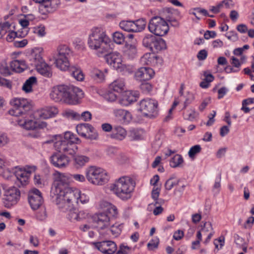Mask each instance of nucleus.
<instances>
[{
    "label": "nucleus",
    "mask_w": 254,
    "mask_h": 254,
    "mask_svg": "<svg viewBox=\"0 0 254 254\" xmlns=\"http://www.w3.org/2000/svg\"><path fill=\"white\" fill-rule=\"evenodd\" d=\"M54 185L55 190H52L51 196L55 199L56 204L60 208H70L74 203H78V201L85 203L87 199H82V195L78 189L69 187V178L64 174L58 171L54 174Z\"/></svg>",
    "instance_id": "f257e3e1"
},
{
    "label": "nucleus",
    "mask_w": 254,
    "mask_h": 254,
    "mask_svg": "<svg viewBox=\"0 0 254 254\" xmlns=\"http://www.w3.org/2000/svg\"><path fill=\"white\" fill-rule=\"evenodd\" d=\"M71 51L66 45L59 46L57 52L54 54V63L56 66L62 70L69 69L70 74L77 81H82L84 76L79 67L72 66L69 67L68 58Z\"/></svg>",
    "instance_id": "f03ea898"
},
{
    "label": "nucleus",
    "mask_w": 254,
    "mask_h": 254,
    "mask_svg": "<svg viewBox=\"0 0 254 254\" xmlns=\"http://www.w3.org/2000/svg\"><path fill=\"white\" fill-rule=\"evenodd\" d=\"M113 44L105 31L101 27H93L89 35L88 45L89 47L98 51L100 54L109 52Z\"/></svg>",
    "instance_id": "7ed1b4c3"
},
{
    "label": "nucleus",
    "mask_w": 254,
    "mask_h": 254,
    "mask_svg": "<svg viewBox=\"0 0 254 254\" xmlns=\"http://www.w3.org/2000/svg\"><path fill=\"white\" fill-rule=\"evenodd\" d=\"M135 187V183L128 177H123L118 179L110 187V190L122 200H126L131 197Z\"/></svg>",
    "instance_id": "20e7f679"
},
{
    "label": "nucleus",
    "mask_w": 254,
    "mask_h": 254,
    "mask_svg": "<svg viewBox=\"0 0 254 254\" xmlns=\"http://www.w3.org/2000/svg\"><path fill=\"white\" fill-rule=\"evenodd\" d=\"M79 141V139L73 133L66 131L64 133L63 139L54 143V147L59 152L73 156L77 150L76 144Z\"/></svg>",
    "instance_id": "39448f33"
},
{
    "label": "nucleus",
    "mask_w": 254,
    "mask_h": 254,
    "mask_svg": "<svg viewBox=\"0 0 254 254\" xmlns=\"http://www.w3.org/2000/svg\"><path fill=\"white\" fill-rule=\"evenodd\" d=\"M86 177L90 183L96 185H102L108 180L105 170L93 166L86 169Z\"/></svg>",
    "instance_id": "423d86ee"
},
{
    "label": "nucleus",
    "mask_w": 254,
    "mask_h": 254,
    "mask_svg": "<svg viewBox=\"0 0 254 254\" xmlns=\"http://www.w3.org/2000/svg\"><path fill=\"white\" fill-rule=\"evenodd\" d=\"M158 102L154 99H143L140 101L138 110L144 117L154 119L158 114Z\"/></svg>",
    "instance_id": "0eeeda50"
},
{
    "label": "nucleus",
    "mask_w": 254,
    "mask_h": 254,
    "mask_svg": "<svg viewBox=\"0 0 254 254\" xmlns=\"http://www.w3.org/2000/svg\"><path fill=\"white\" fill-rule=\"evenodd\" d=\"M149 30L156 36H163L169 30V25L163 18L156 16L153 17L148 24Z\"/></svg>",
    "instance_id": "6e6552de"
},
{
    "label": "nucleus",
    "mask_w": 254,
    "mask_h": 254,
    "mask_svg": "<svg viewBox=\"0 0 254 254\" xmlns=\"http://www.w3.org/2000/svg\"><path fill=\"white\" fill-rule=\"evenodd\" d=\"M10 103L13 108L9 111V113L13 116L18 117L25 114L31 108L28 101L24 98H14Z\"/></svg>",
    "instance_id": "1a4fd4ad"
},
{
    "label": "nucleus",
    "mask_w": 254,
    "mask_h": 254,
    "mask_svg": "<svg viewBox=\"0 0 254 254\" xmlns=\"http://www.w3.org/2000/svg\"><path fill=\"white\" fill-rule=\"evenodd\" d=\"M4 191V203L6 207H10L12 205L17 203L20 196L19 190L15 187L3 188Z\"/></svg>",
    "instance_id": "9d476101"
},
{
    "label": "nucleus",
    "mask_w": 254,
    "mask_h": 254,
    "mask_svg": "<svg viewBox=\"0 0 254 254\" xmlns=\"http://www.w3.org/2000/svg\"><path fill=\"white\" fill-rule=\"evenodd\" d=\"M105 59L108 64L112 66L118 71L123 72L127 69L125 64H122V56L118 52H107Z\"/></svg>",
    "instance_id": "9b49d317"
},
{
    "label": "nucleus",
    "mask_w": 254,
    "mask_h": 254,
    "mask_svg": "<svg viewBox=\"0 0 254 254\" xmlns=\"http://www.w3.org/2000/svg\"><path fill=\"white\" fill-rule=\"evenodd\" d=\"M83 96L84 93L81 89L72 85H69L67 90L65 103L70 105L76 104Z\"/></svg>",
    "instance_id": "f8f14e48"
},
{
    "label": "nucleus",
    "mask_w": 254,
    "mask_h": 254,
    "mask_svg": "<svg viewBox=\"0 0 254 254\" xmlns=\"http://www.w3.org/2000/svg\"><path fill=\"white\" fill-rule=\"evenodd\" d=\"M76 131L79 135L90 140L98 139V134L94 127L89 124H80L76 126Z\"/></svg>",
    "instance_id": "ddd939ff"
},
{
    "label": "nucleus",
    "mask_w": 254,
    "mask_h": 254,
    "mask_svg": "<svg viewBox=\"0 0 254 254\" xmlns=\"http://www.w3.org/2000/svg\"><path fill=\"white\" fill-rule=\"evenodd\" d=\"M28 202L33 210H36L42 206L44 199L40 191L36 189H31L28 193Z\"/></svg>",
    "instance_id": "4468645a"
},
{
    "label": "nucleus",
    "mask_w": 254,
    "mask_h": 254,
    "mask_svg": "<svg viewBox=\"0 0 254 254\" xmlns=\"http://www.w3.org/2000/svg\"><path fill=\"white\" fill-rule=\"evenodd\" d=\"M68 85H60L54 86L50 93V97L55 102L63 101L65 103Z\"/></svg>",
    "instance_id": "2eb2a0df"
},
{
    "label": "nucleus",
    "mask_w": 254,
    "mask_h": 254,
    "mask_svg": "<svg viewBox=\"0 0 254 254\" xmlns=\"http://www.w3.org/2000/svg\"><path fill=\"white\" fill-rule=\"evenodd\" d=\"M69 158L64 154L54 153L50 157L51 163L56 167L63 169L66 168L69 164Z\"/></svg>",
    "instance_id": "dca6fc26"
},
{
    "label": "nucleus",
    "mask_w": 254,
    "mask_h": 254,
    "mask_svg": "<svg viewBox=\"0 0 254 254\" xmlns=\"http://www.w3.org/2000/svg\"><path fill=\"white\" fill-rule=\"evenodd\" d=\"M60 0H46L44 3L39 5V12L43 15L55 11L60 4Z\"/></svg>",
    "instance_id": "f3484780"
},
{
    "label": "nucleus",
    "mask_w": 254,
    "mask_h": 254,
    "mask_svg": "<svg viewBox=\"0 0 254 254\" xmlns=\"http://www.w3.org/2000/svg\"><path fill=\"white\" fill-rule=\"evenodd\" d=\"M93 244L98 250L104 254H113L117 251L116 244L113 241L94 242Z\"/></svg>",
    "instance_id": "a211bd4d"
},
{
    "label": "nucleus",
    "mask_w": 254,
    "mask_h": 254,
    "mask_svg": "<svg viewBox=\"0 0 254 254\" xmlns=\"http://www.w3.org/2000/svg\"><path fill=\"white\" fill-rule=\"evenodd\" d=\"M154 71L151 68L141 67L134 74V77L137 80L145 81L150 80L154 76Z\"/></svg>",
    "instance_id": "6ab92c4d"
},
{
    "label": "nucleus",
    "mask_w": 254,
    "mask_h": 254,
    "mask_svg": "<svg viewBox=\"0 0 254 254\" xmlns=\"http://www.w3.org/2000/svg\"><path fill=\"white\" fill-rule=\"evenodd\" d=\"M16 178L15 184L18 186H24L27 184L28 182V173L25 171V169L16 168L14 173Z\"/></svg>",
    "instance_id": "aec40b11"
},
{
    "label": "nucleus",
    "mask_w": 254,
    "mask_h": 254,
    "mask_svg": "<svg viewBox=\"0 0 254 254\" xmlns=\"http://www.w3.org/2000/svg\"><path fill=\"white\" fill-rule=\"evenodd\" d=\"M138 94L135 91H126L119 100V103L122 106H128L136 102L138 98Z\"/></svg>",
    "instance_id": "412c9836"
},
{
    "label": "nucleus",
    "mask_w": 254,
    "mask_h": 254,
    "mask_svg": "<svg viewBox=\"0 0 254 254\" xmlns=\"http://www.w3.org/2000/svg\"><path fill=\"white\" fill-rule=\"evenodd\" d=\"M123 52L124 55L129 58H134L136 56L137 52L136 42L132 41L130 43H129V42H126L123 49Z\"/></svg>",
    "instance_id": "4be33fe9"
},
{
    "label": "nucleus",
    "mask_w": 254,
    "mask_h": 254,
    "mask_svg": "<svg viewBox=\"0 0 254 254\" xmlns=\"http://www.w3.org/2000/svg\"><path fill=\"white\" fill-rule=\"evenodd\" d=\"M94 221L98 224L101 229H103L110 225V219L104 212L98 214L94 218Z\"/></svg>",
    "instance_id": "5701e85b"
},
{
    "label": "nucleus",
    "mask_w": 254,
    "mask_h": 254,
    "mask_svg": "<svg viewBox=\"0 0 254 254\" xmlns=\"http://www.w3.org/2000/svg\"><path fill=\"white\" fill-rule=\"evenodd\" d=\"M58 113L56 107H47L38 113V115L42 119H46L55 116Z\"/></svg>",
    "instance_id": "b1692460"
},
{
    "label": "nucleus",
    "mask_w": 254,
    "mask_h": 254,
    "mask_svg": "<svg viewBox=\"0 0 254 254\" xmlns=\"http://www.w3.org/2000/svg\"><path fill=\"white\" fill-rule=\"evenodd\" d=\"M111 138L116 140H122L127 136V131L125 128L121 126L115 127L110 135Z\"/></svg>",
    "instance_id": "393cba45"
},
{
    "label": "nucleus",
    "mask_w": 254,
    "mask_h": 254,
    "mask_svg": "<svg viewBox=\"0 0 254 254\" xmlns=\"http://www.w3.org/2000/svg\"><path fill=\"white\" fill-rule=\"evenodd\" d=\"M114 114L117 119L120 122H128L131 119L130 113L123 109H115Z\"/></svg>",
    "instance_id": "a878e982"
},
{
    "label": "nucleus",
    "mask_w": 254,
    "mask_h": 254,
    "mask_svg": "<svg viewBox=\"0 0 254 254\" xmlns=\"http://www.w3.org/2000/svg\"><path fill=\"white\" fill-rule=\"evenodd\" d=\"M29 64L35 68L45 61L40 52H32L29 56Z\"/></svg>",
    "instance_id": "bb28decb"
},
{
    "label": "nucleus",
    "mask_w": 254,
    "mask_h": 254,
    "mask_svg": "<svg viewBox=\"0 0 254 254\" xmlns=\"http://www.w3.org/2000/svg\"><path fill=\"white\" fill-rule=\"evenodd\" d=\"M36 69L41 75L46 77H51L52 76L51 67L45 61L38 65Z\"/></svg>",
    "instance_id": "cd10ccee"
},
{
    "label": "nucleus",
    "mask_w": 254,
    "mask_h": 254,
    "mask_svg": "<svg viewBox=\"0 0 254 254\" xmlns=\"http://www.w3.org/2000/svg\"><path fill=\"white\" fill-rule=\"evenodd\" d=\"M125 81L122 79L115 80L109 86V89L117 93H121L124 90Z\"/></svg>",
    "instance_id": "c85d7f7f"
},
{
    "label": "nucleus",
    "mask_w": 254,
    "mask_h": 254,
    "mask_svg": "<svg viewBox=\"0 0 254 254\" xmlns=\"http://www.w3.org/2000/svg\"><path fill=\"white\" fill-rule=\"evenodd\" d=\"M166 47L165 40L160 37H157L150 51L154 53L158 52L166 49Z\"/></svg>",
    "instance_id": "c756f323"
},
{
    "label": "nucleus",
    "mask_w": 254,
    "mask_h": 254,
    "mask_svg": "<svg viewBox=\"0 0 254 254\" xmlns=\"http://www.w3.org/2000/svg\"><path fill=\"white\" fill-rule=\"evenodd\" d=\"M159 58L151 54H146L141 58V62L144 64L154 66L157 64V61Z\"/></svg>",
    "instance_id": "7c9ffc66"
},
{
    "label": "nucleus",
    "mask_w": 254,
    "mask_h": 254,
    "mask_svg": "<svg viewBox=\"0 0 254 254\" xmlns=\"http://www.w3.org/2000/svg\"><path fill=\"white\" fill-rule=\"evenodd\" d=\"M157 37L154 34H146L142 39V44L150 50L152 48L153 45L156 40Z\"/></svg>",
    "instance_id": "2f4dec72"
},
{
    "label": "nucleus",
    "mask_w": 254,
    "mask_h": 254,
    "mask_svg": "<svg viewBox=\"0 0 254 254\" xmlns=\"http://www.w3.org/2000/svg\"><path fill=\"white\" fill-rule=\"evenodd\" d=\"M36 83L37 78L35 76H31L24 83L22 90L26 93H30L32 91V86Z\"/></svg>",
    "instance_id": "473e14b6"
},
{
    "label": "nucleus",
    "mask_w": 254,
    "mask_h": 254,
    "mask_svg": "<svg viewBox=\"0 0 254 254\" xmlns=\"http://www.w3.org/2000/svg\"><path fill=\"white\" fill-rule=\"evenodd\" d=\"M90 76L92 79L97 82L103 81L105 78V75L103 72L97 68H93L91 70Z\"/></svg>",
    "instance_id": "72a5a7b5"
},
{
    "label": "nucleus",
    "mask_w": 254,
    "mask_h": 254,
    "mask_svg": "<svg viewBox=\"0 0 254 254\" xmlns=\"http://www.w3.org/2000/svg\"><path fill=\"white\" fill-rule=\"evenodd\" d=\"M166 15L165 16L166 22H168L170 23L171 25L174 27H179L180 24L178 20L176 19L173 16V13L171 11V9L170 8H167L166 10Z\"/></svg>",
    "instance_id": "f704fd0d"
},
{
    "label": "nucleus",
    "mask_w": 254,
    "mask_h": 254,
    "mask_svg": "<svg viewBox=\"0 0 254 254\" xmlns=\"http://www.w3.org/2000/svg\"><path fill=\"white\" fill-rule=\"evenodd\" d=\"M106 204H107V208L104 212L107 214V216H109V218L110 219L117 217L118 215V210L117 207L112 204L108 202H106Z\"/></svg>",
    "instance_id": "c9c22d12"
},
{
    "label": "nucleus",
    "mask_w": 254,
    "mask_h": 254,
    "mask_svg": "<svg viewBox=\"0 0 254 254\" xmlns=\"http://www.w3.org/2000/svg\"><path fill=\"white\" fill-rule=\"evenodd\" d=\"M179 185L180 180L172 176L166 181L164 186L166 190H170L174 187Z\"/></svg>",
    "instance_id": "e433bc0d"
},
{
    "label": "nucleus",
    "mask_w": 254,
    "mask_h": 254,
    "mask_svg": "<svg viewBox=\"0 0 254 254\" xmlns=\"http://www.w3.org/2000/svg\"><path fill=\"white\" fill-rule=\"evenodd\" d=\"M121 29L127 32H135L134 23L132 21H122L120 23Z\"/></svg>",
    "instance_id": "4c0bfd02"
},
{
    "label": "nucleus",
    "mask_w": 254,
    "mask_h": 254,
    "mask_svg": "<svg viewBox=\"0 0 254 254\" xmlns=\"http://www.w3.org/2000/svg\"><path fill=\"white\" fill-rule=\"evenodd\" d=\"M142 132L141 130L133 129L129 132L128 137L130 140L137 141L142 139Z\"/></svg>",
    "instance_id": "58836bf2"
},
{
    "label": "nucleus",
    "mask_w": 254,
    "mask_h": 254,
    "mask_svg": "<svg viewBox=\"0 0 254 254\" xmlns=\"http://www.w3.org/2000/svg\"><path fill=\"white\" fill-rule=\"evenodd\" d=\"M183 162L182 156L179 154H176L170 160V165L172 168L180 167Z\"/></svg>",
    "instance_id": "ea45409f"
},
{
    "label": "nucleus",
    "mask_w": 254,
    "mask_h": 254,
    "mask_svg": "<svg viewBox=\"0 0 254 254\" xmlns=\"http://www.w3.org/2000/svg\"><path fill=\"white\" fill-rule=\"evenodd\" d=\"M133 22L135 26V32H140L144 29L146 24V21L145 19H139Z\"/></svg>",
    "instance_id": "a19ab883"
},
{
    "label": "nucleus",
    "mask_w": 254,
    "mask_h": 254,
    "mask_svg": "<svg viewBox=\"0 0 254 254\" xmlns=\"http://www.w3.org/2000/svg\"><path fill=\"white\" fill-rule=\"evenodd\" d=\"M126 36L122 33L117 31L113 33V39L117 44H123L125 41Z\"/></svg>",
    "instance_id": "79ce46f5"
},
{
    "label": "nucleus",
    "mask_w": 254,
    "mask_h": 254,
    "mask_svg": "<svg viewBox=\"0 0 254 254\" xmlns=\"http://www.w3.org/2000/svg\"><path fill=\"white\" fill-rule=\"evenodd\" d=\"M74 161L76 165L82 167L89 162V158L84 155H78L75 157Z\"/></svg>",
    "instance_id": "37998d69"
},
{
    "label": "nucleus",
    "mask_w": 254,
    "mask_h": 254,
    "mask_svg": "<svg viewBox=\"0 0 254 254\" xmlns=\"http://www.w3.org/2000/svg\"><path fill=\"white\" fill-rule=\"evenodd\" d=\"M69 210L68 218L71 221H78L77 209L71 205L70 208H64Z\"/></svg>",
    "instance_id": "c03bdc74"
},
{
    "label": "nucleus",
    "mask_w": 254,
    "mask_h": 254,
    "mask_svg": "<svg viewBox=\"0 0 254 254\" xmlns=\"http://www.w3.org/2000/svg\"><path fill=\"white\" fill-rule=\"evenodd\" d=\"M39 208L40 210L37 212L36 216L38 220L40 221H44L47 217V213L46 208L44 206H41Z\"/></svg>",
    "instance_id": "a18cd8bd"
},
{
    "label": "nucleus",
    "mask_w": 254,
    "mask_h": 254,
    "mask_svg": "<svg viewBox=\"0 0 254 254\" xmlns=\"http://www.w3.org/2000/svg\"><path fill=\"white\" fill-rule=\"evenodd\" d=\"M10 24L8 22L0 25V39L2 38L7 32L10 31Z\"/></svg>",
    "instance_id": "49530a36"
},
{
    "label": "nucleus",
    "mask_w": 254,
    "mask_h": 254,
    "mask_svg": "<svg viewBox=\"0 0 254 254\" xmlns=\"http://www.w3.org/2000/svg\"><path fill=\"white\" fill-rule=\"evenodd\" d=\"M198 116V113L196 112L194 110H192L190 111H188L184 114V118L186 120L193 121Z\"/></svg>",
    "instance_id": "de8ad7c7"
},
{
    "label": "nucleus",
    "mask_w": 254,
    "mask_h": 254,
    "mask_svg": "<svg viewBox=\"0 0 254 254\" xmlns=\"http://www.w3.org/2000/svg\"><path fill=\"white\" fill-rule=\"evenodd\" d=\"M140 88L141 90L145 93H149L152 89V85L149 82L145 81H142V83L140 85Z\"/></svg>",
    "instance_id": "09e8293b"
},
{
    "label": "nucleus",
    "mask_w": 254,
    "mask_h": 254,
    "mask_svg": "<svg viewBox=\"0 0 254 254\" xmlns=\"http://www.w3.org/2000/svg\"><path fill=\"white\" fill-rule=\"evenodd\" d=\"M0 73L5 76L11 74L10 69L5 62H3L0 65Z\"/></svg>",
    "instance_id": "8fccbe9b"
},
{
    "label": "nucleus",
    "mask_w": 254,
    "mask_h": 254,
    "mask_svg": "<svg viewBox=\"0 0 254 254\" xmlns=\"http://www.w3.org/2000/svg\"><path fill=\"white\" fill-rule=\"evenodd\" d=\"M24 127L28 130H33L37 128V121L30 120L25 122Z\"/></svg>",
    "instance_id": "3c124183"
},
{
    "label": "nucleus",
    "mask_w": 254,
    "mask_h": 254,
    "mask_svg": "<svg viewBox=\"0 0 254 254\" xmlns=\"http://www.w3.org/2000/svg\"><path fill=\"white\" fill-rule=\"evenodd\" d=\"M33 32L37 34L40 37H43L45 35V27L43 25L34 27Z\"/></svg>",
    "instance_id": "603ef678"
},
{
    "label": "nucleus",
    "mask_w": 254,
    "mask_h": 254,
    "mask_svg": "<svg viewBox=\"0 0 254 254\" xmlns=\"http://www.w3.org/2000/svg\"><path fill=\"white\" fill-rule=\"evenodd\" d=\"M115 92L109 89L107 94L105 95V98L108 101L113 102L115 101L117 98V95L115 93Z\"/></svg>",
    "instance_id": "864d4df0"
},
{
    "label": "nucleus",
    "mask_w": 254,
    "mask_h": 254,
    "mask_svg": "<svg viewBox=\"0 0 254 254\" xmlns=\"http://www.w3.org/2000/svg\"><path fill=\"white\" fill-rule=\"evenodd\" d=\"M201 151V147L199 145H195L190 148L189 151V155L190 158L195 156Z\"/></svg>",
    "instance_id": "5fc2aeb1"
},
{
    "label": "nucleus",
    "mask_w": 254,
    "mask_h": 254,
    "mask_svg": "<svg viewBox=\"0 0 254 254\" xmlns=\"http://www.w3.org/2000/svg\"><path fill=\"white\" fill-rule=\"evenodd\" d=\"M10 68L12 70L17 72H21V69L20 67L19 60H14L10 62Z\"/></svg>",
    "instance_id": "6e6d98bb"
},
{
    "label": "nucleus",
    "mask_w": 254,
    "mask_h": 254,
    "mask_svg": "<svg viewBox=\"0 0 254 254\" xmlns=\"http://www.w3.org/2000/svg\"><path fill=\"white\" fill-rule=\"evenodd\" d=\"M212 227L210 222H205L202 226L200 231L204 234L206 232L209 231L210 230H212Z\"/></svg>",
    "instance_id": "4d7b16f0"
},
{
    "label": "nucleus",
    "mask_w": 254,
    "mask_h": 254,
    "mask_svg": "<svg viewBox=\"0 0 254 254\" xmlns=\"http://www.w3.org/2000/svg\"><path fill=\"white\" fill-rule=\"evenodd\" d=\"M27 40L23 39L21 41H14L13 45L17 48H22L25 47L27 44Z\"/></svg>",
    "instance_id": "13d9d810"
},
{
    "label": "nucleus",
    "mask_w": 254,
    "mask_h": 254,
    "mask_svg": "<svg viewBox=\"0 0 254 254\" xmlns=\"http://www.w3.org/2000/svg\"><path fill=\"white\" fill-rule=\"evenodd\" d=\"M130 248L127 246L121 245L120 247V250L118 251L117 254H127L128 251Z\"/></svg>",
    "instance_id": "bf43d9fd"
},
{
    "label": "nucleus",
    "mask_w": 254,
    "mask_h": 254,
    "mask_svg": "<svg viewBox=\"0 0 254 254\" xmlns=\"http://www.w3.org/2000/svg\"><path fill=\"white\" fill-rule=\"evenodd\" d=\"M17 37V33L13 31H9L7 34L6 40L7 42H12L13 41L15 38Z\"/></svg>",
    "instance_id": "052dcab7"
},
{
    "label": "nucleus",
    "mask_w": 254,
    "mask_h": 254,
    "mask_svg": "<svg viewBox=\"0 0 254 254\" xmlns=\"http://www.w3.org/2000/svg\"><path fill=\"white\" fill-rule=\"evenodd\" d=\"M120 225L115 226L113 225L111 227V228L110 229V231L111 232V233H112L113 235L117 236L121 233L122 230H121V228H120Z\"/></svg>",
    "instance_id": "680f3d73"
},
{
    "label": "nucleus",
    "mask_w": 254,
    "mask_h": 254,
    "mask_svg": "<svg viewBox=\"0 0 254 254\" xmlns=\"http://www.w3.org/2000/svg\"><path fill=\"white\" fill-rule=\"evenodd\" d=\"M29 242L35 247H37L39 245V241L38 238L33 235L30 236Z\"/></svg>",
    "instance_id": "e2e57ef3"
},
{
    "label": "nucleus",
    "mask_w": 254,
    "mask_h": 254,
    "mask_svg": "<svg viewBox=\"0 0 254 254\" xmlns=\"http://www.w3.org/2000/svg\"><path fill=\"white\" fill-rule=\"evenodd\" d=\"M160 189L159 188L154 187L152 190L151 196L154 200H157L160 193Z\"/></svg>",
    "instance_id": "0e129e2a"
},
{
    "label": "nucleus",
    "mask_w": 254,
    "mask_h": 254,
    "mask_svg": "<svg viewBox=\"0 0 254 254\" xmlns=\"http://www.w3.org/2000/svg\"><path fill=\"white\" fill-rule=\"evenodd\" d=\"M223 7L221 2H220L216 6H212L210 8V11L213 13H218L220 12V9Z\"/></svg>",
    "instance_id": "69168bd1"
},
{
    "label": "nucleus",
    "mask_w": 254,
    "mask_h": 254,
    "mask_svg": "<svg viewBox=\"0 0 254 254\" xmlns=\"http://www.w3.org/2000/svg\"><path fill=\"white\" fill-rule=\"evenodd\" d=\"M228 89L225 87H222L218 90V98L219 99L222 98L227 93Z\"/></svg>",
    "instance_id": "338daca9"
},
{
    "label": "nucleus",
    "mask_w": 254,
    "mask_h": 254,
    "mask_svg": "<svg viewBox=\"0 0 254 254\" xmlns=\"http://www.w3.org/2000/svg\"><path fill=\"white\" fill-rule=\"evenodd\" d=\"M207 56V51L205 50H201L198 53L197 58L199 60H204L206 58Z\"/></svg>",
    "instance_id": "774afa93"
}]
</instances>
